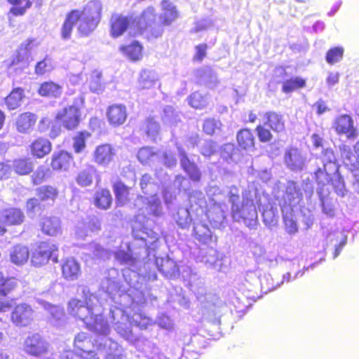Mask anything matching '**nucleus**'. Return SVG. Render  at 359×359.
I'll return each instance as SVG.
<instances>
[{"label": "nucleus", "mask_w": 359, "mask_h": 359, "mask_svg": "<svg viewBox=\"0 0 359 359\" xmlns=\"http://www.w3.org/2000/svg\"><path fill=\"white\" fill-rule=\"evenodd\" d=\"M90 248L93 251L95 257L102 259H109L111 254V252L97 243L90 244Z\"/></svg>", "instance_id": "69168bd1"}, {"label": "nucleus", "mask_w": 359, "mask_h": 359, "mask_svg": "<svg viewBox=\"0 0 359 359\" xmlns=\"http://www.w3.org/2000/svg\"><path fill=\"white\" fill-rule=\"evenodd\" d=\"M159 158V152L149 147L141 148L137 153V158L142 164H154Z\"/></svg>", "instance_id": "2f4dec72"}, {"label": "nucleus", "mask_w": 359, "mask_h": 359, "mask_svg": "<svg viewBox=\"0 0 359 359\" xmlns=\"http://www.w3.org/2000/svg\"><path fill=\"white\" fill-rule=\"evenodd\" d=\"M58 248L53 243L43 242L40 244L38 250L34 252L31 258L33 266L41 267L51 258L54 262H57V256L55 255Z\"/></svg>", "instance_id": "1a4fd4ad"}, {"label": "nucleus", "mask_w": 359, "mask_h": 359, "mask_svg": "<svg viewBox=\"0 0 359 359\" xmlns=\"http://www.w3.org/2000/svg\"><path fill=\"white\" fill-rule=\"evenodd\" d=\"M149 222L140 214L136 216L133 225V234L135 242H140V244L133 243L132 247L140 245V250L134 251L130 245L126 244L127 250L121 249L114 253L115 259L120 264L132 265L135 261L146 258L149 251L154 250L157 247L158 234L147 226L145 223Z\"/></svg>", "instance_id": "f257e3e1"}, {"label": "nucleus", "mask_w": 359, "mask_h": 359, "mask_svg": "<svg viewBox=\"0 0 359 359\" xmlns=\"http://www.w3.org/2000/svg\"><path fill=\"white\" fill-rule=\"evenodd\" d=\"M111 35L114 38L121 36L128 28H135L134 19L127 18L118 14L112 15L111 20Z\"/></svg>", "instance_id": "4468645a"}, {"label": "nucleus", "mask_w": 359, "mask_h": 359, "mask_svg": "<svg viewBox=\"0 0 359 359\" xmlns=\"http://www.w3.org/2000/svg\"><path fill=\"white\" fill-rule=\"evenodd\" d=\"M24 349L28 355L39 357L48 353L49 344L39 334L35 333L25 339Z\"/></svg>", "instance_id": "9b49d317"}, {"label": "nucleus", "mask_w": 359, "mask_h": 359, "mask_svg": "<svg viewBox=\"0 0 359 359\" xmlns=\"http://www.w3.org/2000/svg\"><path fill=\"white\" fill-rule=\"evenodd\" d=\"M54 68L53 60L46 56L42 60L38 62L35 66V74L41 76L50 72Z\"/></svg>", "instance_id": "5fc2aeb1"}, {"label": "nucleus", "mask_w": 359, "mask_h": 359, "mask_svg": "<svg viewBox=\"0 0 359 359\" xmlns=\"http://www.w3.org/2000/svg\"><path fill=\"white\" fill-rule=\"evenodd\" d=\"M344 52V48L341 46L330 48L326 54V62L330 65H334L340 62L343 58Z\"/></svg>", "instance_id": "4d7b16f0"}, {"label": "nucleus", "mask_w": 359, "mask_h": 359, "mask_svg": "<svg viewBox=\"0 0 359 359\" xmlns=\"http://www.w3.org/2000/svg\"><path fill=\"white\" fill-rule=\"evenodd\" d=\"M12 322L17 326L26 327L29 325L34 319V311L27 304L16 305L11 316Z\"/></svg>", "instance_id": "f8f14e48"}, {"label": "nucleus", "mask_w": 359, "mask_h": 359, "mask_svg": "<svg viewBox=\"0 0 359 359\" xmlns=\"http://www.w3.org/2000/svg\"><path fill=\"white\" fill-rule=\"evenodd\" d=\"M120 49L132 60H138L142 57V47L137 41L126 46H121Z\"/></svg>", "instance_id": "49530a36"}, {"label": "nucleus", "mask_w": 359, "mask_h": 359, "mask_svg": "<svg viewBox=\"0 0 359 359\" xmlns=\"http://www.w3.org/2000/svg\"><path fill=\"white\" fill-rule=\"evenodd\" d=\"M266 121L264 125L268 126L273 132L281 133L285 130V121L283 116L274 111L266 112L264 115Z\"/></svg>", "instance_id": "a878e982"}, {"label": "nucleus", "mask_w": 359, "mask_h": 359, "mask_svg": "<svg viewBox=\"0 0 359 359\" xmlns=\"http://www.w3.org/2000/svg\"><path fill=\"white\" fill-rule=\"evenodd\" d=\"M201 81L210 88H213L218 84L215 72L210 67H205L200 71Z\"/></svg>", "instance_id": "c03bdc74"}, {"label": "nucleus", "mask_w": 359, "mask_h": 359, "mask_svg": "<svg viewBox=\"0 0 359 359\" xmlns=\"http://www.w3.org/2000/svg\"><path fill=\"white\" fill-rule=\"evenodd\" d=\"M115 156V150L109 144L97 146L93 152L94 161L100 165L106 166L112 161Z\"/></svg>", "instance_id": "2eb2a0df"}, {"label": "nucleus", "mask_w": 359, "mask_h": 359, "mask_svg": "<svg viewBox=\"0 0 359 359\" xmlns=\"http://www.w3.org/2000/svg\"><path fill=\"white\" fill-rule=\"evenodd\" d=\"M100 229V222L95 217H87L84 221L79 222L76 227V233L79 238H84L90 232L97 231Z\"/></svg>", "instance_id": "aec40b11"}, {"label": "nucleus", "mask_w": 359, "mask_h": 359, "mask_svg": "<svg viewBox=\"0 0 359 359\" xmlns=\"http://www.w3.org/2000/svg\"><path fill=\"white\" fill-rule=\"evenodd\" d=\"M237 141L239 146L245 150H251L255 147L254 136L248 129H243L238 133Z\"/></svg>", "instance_id": "58836bf2"}, {"label": "nucleus", "mask_w": 359, "mask_h": 359, "mask_svg": "<svg viewBox=\"0 0 359 359\" xmlns=\"http://www.w3.org/2000/svg\"><path fill=\"white\" fill-rule=\"evenodd\" d=\"M18 286V280L14 277H6L0 271V296L6 297Z\"/></svg>", "instance_id": "f704fd0d"}, {"label": "nucleus", "mask_w": 359, "mask_h": 359, "mask_svg": "<svg viewBox=\"0 0 359 359\" xmlns=\"http://www.w3.org/2000/svg\"><path fill=\"white\" fill-rule=\"evenodd\" d=\"M101 74L98 72L94 73L90 78L89 88L90 90L95 93H100L103 91L104 87L100 81Z\"/></svg>", "instance_id": "e2e57ef3"}, {"label": "nucleus", "mask_w": 359, "mask_h": 359, "mask_svg": "<svg viewBox=\"0 0 359 359\" xmlns=\"http://www.w3.org/2000/svg\"><path fill=\"white\" fill-rule=\"evenodd\" d=\"M79 24V14L78 10H72L67 14L65 22L61 29V36L63 39L67 40L71 38L74 26L76 23Z\"/></svg>", "instance_id": "b1692460"}, {"label": "nucleus", "mask_w": 359, "mask_h": 359, "mask_svg": "<svg viewBox=\"0 0 359 359\" xmlns=\"http://www.w3.org/2000/svg\"><path fill=\"white\" fill-rule=\"evenodd\" d=\"M304 193L307 199H310L313 194V184L309 179L304 180L300 184L294 181H288L285 186L283 204L291 205L294 208L302 201Z\"/></svg>", "instance_id": "39448f33"}, {"label": "nucleus", "mask_w": 359, "mask_h": 359, "mask_svg": "<svg viewBox=\"0 0 359 359\" xmlns=\"http://www.w3.org/2000/svg\"><path fill=\"white\" fill-rule=\"evenodd\" d=\"M151 177L148 174H145L142 177L140 187L145 194L152 195L156 194L158 189V185L151 182Z\"/></svg>", "instance_id": "603ef678"}, {"label": "nucleus", "mask_w": 359, "mask_h": 359, "mask_svg": "<svg viewBox=\"0 0 359 359\" xmlns=\"http://www.w3.org/2000/svg\"><path fill=\"white\" fill-rule=\"evenodd\" d=\"M114 191L118 205L122 206L128 201L129 189L122 182H118L114 184Z\"/></svg>", "instance_id": "37998d69"}, {"label": "nucleus", "mask_w": 359, "mask_h": 359, "mask_svg": "<svg viewBox=\"0 0 359 359\" xmlns=\"http://www.w3.org/2000/svg\"><path fill=\"white\" fill-rule=\"evenodd\" d=\"M84 100L83 95L76 97L72 105L65 107L57 111L55 118L68 130L76 128L80 122L81 109L83 107Z\"/></svg>", "instance_id": "423d86ee"}, {"label": "nucleus", "mask_w": 359, "mask_h": 359, "mask_svg": "<svg viewBox=\"0 0 359 359\" xmlns=\"http://www.w3.org/2000/svg\"><path fill=\"white\" fill-rule=\"evenodd\" d=\"M38 93L43 97H57L62 93V87L53 81L44 82L41 84Z\"/></svg>", "instance_id": "72a5a7b5"}, {"label": "nucleus", "mask_w": 359, "mask_h": 359, "mask_svg": "<svg viewBox=\"0 0 359 359\" xmlns=\"http://www.w3.org/2000/svg\"><path fill=\"white\" fill-rule=\"evenodd\" d=\"M280 208L285 231L290 235L295 234L298 231V225L294 214V208L287 204H280Z\"/></svg>", "instance_id": "a211bd4d"}, {"label": "nucleus", "mask_w": 359, "mask_h": 359, "mask_svg": "<svg viewBox=\"0 0 359 359\" xmlns=\"http://www.w3.org/2000/svg\"><path fill=\"white\" fill-rule=\"evenodd\" d=\"M13 166L16 173L24 175L33 170L34 163L31 158H19L14 161Z\"/></svg>", "instance_id": "79ce46f5"}, {"label": "nucleus", "mask_w": 359, "mask_h": 359, "mask_svg": "<svg viewBox=\"0 0 359 359\" xmlns=\"http://www.w3.org/2000/svg\"><path fill=\"white\" fill-rule=\"evenodd\" d=\"M23 89L16 88L6 97L5 104L9 110H14L21 105L24 97Z\"/></svg>", "instance_id": "e433bc0d"}, {"label": "nucleus", "mask_w": 359, "mask_h": 359, "mask_svg": "<svg viewBox=\"0 0 359 359\" xmlns=\"http://www.w3.org/2000/svg\"><path fill=\"white\" fill-rule=\"evenodd\" d=\"M95 201L97 207L104 210L109 208L112 201L110 191L107 189L97 191Z\"/></svg>", "instance_id": "de8ad7c7"}, {"label": "nucleus", "mask_w": 359, "mask_h": 359, "mask_svg": "<svg viewBox=\"0 0 359 359\" xmlns=\"http://www.w3.org/2000/svg\"><path fill=\"white\" fill-rule=\"evenodd\" d=\"M191 211L203 212V208L206 205V201L203 193L201 191H193L189 196Z\"/></svg>", "instance_id": "4c0bfd02"}, {"label": "nucleus", "mask_w": 359, "mask_h": 359, "mask_svg": "<svg viewBox=\"0 0 359 359\" xmlns=\"http://www.w3.org/2000/svg\"><path fill=\"white\" fill-rule=\"evenodd\" d=\"M162 13L161 19L165 25H170L178 17L176 7L170 1L164 0L162 1Z\"/></svg>", "instance_id": "7c9ffc66"}, {"label": "nucleus", "mask_w": 359, "mask_h": 359, "mask_svg": "<svg viewBox=\"0 0 359 359\" xmlns=\"http://www.w3.org/2000/svg\"><path fill=\"white\" fill-rule=\"evenodd\" d=\"M194 232L196 239L204 245H211L217 241V238L212 236L211 231L205 224H194Z\"/></svg>", "instance_id": "412c9836"}, {"label": "nucleus", "mask_w": 359, "mask_h": 359, "mask_svg": "<svg viewBox=\"0 0 359 359\" xmlns=\"http://www.w3.org/2000/svg\"><path fill=\"white\" fill-rule=\"evenodd\" d=\"M189 103L194 108L203 109L208 105V98L206 95L195 92L189 97Z\"/></svg>", "instance_id": "6e6d98bb"}, {"label": "nucleus", "mask_w": 359, "mask_h": 359, "mask_svg": "<svg viewBox=\"0 0 359 359\" xmlns=\"http://www.w3.org/2000/svg\"><path fill=\"white\" fill-rule=\"evenodd\" d=\"M29 255L28 248L22 245H16L10 250V259L17 266H21L27 262Z\"/></svg>", "instance_id": "bb28decb"}, {"label": "nucleus", "mask_w": 359, "mask_h": 359, "mask_svg": "<svg viewBox=\"0 0 359 359\" xmlns=\"http://www.w3.org/2000/svg\"><path fill=\"white\" fill-rule=\"evenodd\" d=\"M58 194L57 190L50 186H43L37 189V196L41 201H53Z\"/></svg>", "instance_id": "864d4df0"}, {"label": "nucleus", "mask_w": 359, "mask_h": 359, "mask_svg": "<svg viewBox=\"0 0 359 359\" xmlns=\"http://www.w3.org/2000/svg\"><path fill=\"white\" fill-rule=\"evenodd\" d=\"M319 161L322 167H318L314 172L317 182V191L319 189H327L330 190L329 182L330 176L338 171V165L334 151L331 149H325L322 151Z\"/></svg>", "instance_id": "20e7f679"}, {"label": "nucleus", "mask_w": 359, "mask_h": 359, "mask_svg": "<svg viewBox=\"0 0 359 359\" xmlns=\"http://www.w3.org/2000/svg\"><path fill=\"white\" fill-rule=\"evenodd\" d=\"M284 163L290 170L295 172L306 169L308 163L306 154L297 148L290 147L285 150Z\"/></svg>", "instance_id": "6e6552de"}, {"label": "nucleus", "mask_w": 359, "mask_h": 359, "mask_svg": "<svg viewBox=\"0 0 359 359\" xmlns=\"http://www.w3.org/2000/svg\"><path fill=\"white\" fill-rule=\"evenodd\" d=\"M162 120L166 125L174 126L180 121V114L172 106H166L163 109Z\"/></svg>", "instance_id": "8fccbe9b"}, {"label": "nucleus", "mask_w": 359, "mask_h": 359, "mask_svg": "<svg viewBox=\"0 0 359 359\" xmlns=\"http://www.w3.org/2000/svg\"><path fill=\"white\" fill-rule=\"evenodd\" d=\"M23 212L18 208L0 210V223L6 225H19L24 220Z\"/></svg>", "instance_id": "6ab92c4d"}, {"label": "nucleus", "mask_w": 359, "mask_h": 359, "mask_svg": "<svg viewBox=\"0 0 359 359\" xmlns=\"http://www.w3.org/2000/svg\"><path fill=\"white\" fill-rule=\"evenodd\" d=\"M229 201L231 203V215L234 221L243 222L250 229H255L257 224L258 215L257 206L260 209L262 199L266 198L261 195L257 189L249 187L243 194L242 205L240 206L239 190L231 187L228 192Z\"/></svg>", "instance_id": "f03ea898"}, {"label": "nucleus", "mask_w": 359, "mask_h": 359, "mask_svg": "<svg viewBox=\"0 0 359 359\" xmlns=\"http://www.w3.org/2000/svg\"><path fill=\"white\" fill-rule=\"evenodd\" d=\"M77 10L79 14L77 31L81 36H88L101 20L102 4L100 1L92 0L86 4L82 11Z\"/></svg>", "instance_id": "7ed1b4c3"}, {"label": "nucleus", "mask_w": 359, "mask_h": 359, "mask_svg": "<svg viewBox=\"0 0 359 359\" xmlns=\"http://www.w3.org/2000/svg\"><path fill=\"white\" fill-rule=\"evenodd\" d=\"M330 194V190L322 189L318 191L317 194L320 200L323 213L328 217H334L335 215V208Z\"/></svg>", "instance_id": "5701e85b"}, {"label": "nucleus", "mask_w": 359, "mask_h": 359, "mask_svg": "<svg viewBox=\"0 0 359 359\" xmlns=\"http://www.w3.org/2000/svg\"><path fill=\"white\" fill-rule=\"evenodd\" d=\"M89 136L88 132H81L74 137L73 147L76 153H80L85 148L86 140Z\"/></svg>", "instance_id": "680f3d73"}, {"label": "nucleus", "mask_w": 359, "mask_h": 359, "mask_svg": "<svg viewBox=\"0 0 359 359\" xmlns=\"http://www.w3.org/2000/svg\"><path fill=\"white\" fill-rule=\"evenodd\" d=\"M228 208L224 203L213 205L207 212V217L215 228H220L225 222Z\"/></svg>", "instance_id": "f3484780"}, {"label": "nucleus", "mask_w": 359, "mask_h": 359, "mask_svg": "<svg viewBox=\"0 0 359 359\" xmlns=\"http://www.w3.org/2000/svg\"><path fill=\"white\" fill-rule=\"evenodd\" d=\"M174 219L178 226L182 229L187 228L192 220L190 217L189 210L183 208H179L177 214L174 215Z\"/></svg>", "instance_id": "3c124183"}, {"label": "nucleus", "mask_w": 359, "mask_h": 359, "mask_svg": "<svg viewBox=\"0 0 359 359\" xmlns=\"http://www.w3.org/2000/svg\"><path fill=\"white\" fill-rule=\"evenodd\" d=\"M33 0H8L9 4L13 5L10 13L18 16L22 15L26 10L31 7Z\"/></svg>", "instance_id": "a18cd8bd"}, {"label": "nucleus", "mask_w": 359, "mask_h": 359, "mask_svg": "<svg viewBox=\"0 0 359 359\" xmlns=\"http://www.w3.org/2000/svg\"><path fill=\"white\" fill-rule=\"evenodd\" d=\"M72 161L71 155L65 151L54 152L52 156L51 167L55 170H66Z\"/></svg>", "instance_id": "393cba45"}, {"label": "nucleus", "mask_w": 359, "mask_h": 359, "mask_svg": "<svg viewBox=\"0 0 359 359\" xmlns=\"http://www.w3.org/2000/svg\"><path fill=\"white\" fill-rule=\"evenodd\" d=\"M339 150L345 166L351 172L353 189L359 194V161L352 154L349 146L342 144L339 147Z\"/></svg>", "instance_id": "0eeeda50"}, {"label": "nucleus", "mask_w": 359, "mask_h": 359, "mask_svg": "<svg viewBox=\"0 0 359 359\" xmlns=\"http://www.w3.org/2000/svg\"><path fill=\"white\" fill-rule=\"evenodd\" d=\"M177 150L182 169L188 174L191 180L198 182L201 174L197 165L188 158L185 151L182 147H177Z\"/></svg>", "instance_id": "dca6fc26"}, {"label": "nucleus", "mask_w": 359, "mask_h": 359, "mask_svg": "<svg viewBox=\"0 0 359 359\" xmlns=\"http://www.w3.org/2000/svg\"><path fill=\"white\" fill-rule=\"evenodd\" d=\"M145 131L148 137L155 139L159 131V125L152 118L146 121Z\"/></svg>", "instance_id": "0e129e2a"}, {"label": "nucleus", "mask_w": 359, "mask_h": 359, "mask_svg": "<svg viewBox=\"0 0 359 359\" xmlns=\"http://www.w3.org/2000/svg\"><path fill=\"white\" fill-rule=\"evenodd\" d=\"M29 43L30 42L25 44L22 43L16 55L12 58L11 62L9 64L10 72L13 71L16 74H20L27 68L29 65V53L28 46H29Z\"/></svg>", "instance_id": "ddd939ff"}, {"label": "nucleus", "mask_w": 359, "mask_h": 359, "mask_svg": "<svg viewBox=\"0 0 359 359\" xmlns=\"http://www.w3.org/2000/svg\"><path fill=\"white\" fill-rule=\"evenodd\" d=\"M262 217L264 224L269 228L275 226L278 222V215L272 207L264 209Z\"/></svg>", "instance_id": "bf43d9fd"}, {"label": "nucleus", "mask_w": 359, "mask_h": 359, "mask_svg": "<svg viewBox=\"0 0 359 359\" xmlns=\"http://www.w3.org/2000/svg\"><path fill=\"white\" fill-rule=\"evenodd\" d=\"M155 10L153 7L147 8L142 14L138 21L134 19L135 28L137 31L142 32L150 26L155 19Z\"/></svg>", "instance_id": "473e14b6"}, {"label": "nucleus", "mask_w": 359, "mask_h": 359, "mask_svg": "<svg viewBox=\"0 0 359 359\" xmlns=\"http://www.w3.org/2000/svg\"><path fill=\"white\" fill-rule=\"evenodd\" d=\"M160 158L157 160V162H163L167 168H172L176 165L177 160L175 156L171 152L163 151L161 152Z\"/></svg>", "instance_id": "338daca9"}, {"label": "nucleus", "mask_w": 359, "mask_h": 359, "mask_svg": "<svg viewBox=\"0 0 359 359\" xmlns=\"http://www.w3.org/2000/svg\"><path fill=\"white\" fill-rule=\"evenodd\" d=\"M306 86V80L299 77H292L284 81L282 83V91L284 93H290L299 88H302Z\"/></svg>", "instance_id": "ea45409f"}, {"label": "nucleus", "mask_w": 359, "mask_h": 359, "mask_svg": "<svg viewBox=\"0 0 359 359\" xmlns=\"http://www.w3.org/2000/svg\"><path fill=\"white\" fill-rule=\"evenodd\" d=\"M237 150L235 149L234 144L228 143L222 146L221 149V156L228 163L234 162L237 160Z\"/></svg>", "instance_id": "13d9d810"}, {"label": "nucleus", "mask_w": 359, "mask_h": 359, "mask_svg": "<svg viewBox=\"0 0 359 359\" xmlns=\"http://www.w3.org/2000/svg\"><path fill=\"white\" fill-rule=\"evenodd\" d=\"M97 177V169L93 165H86L78 173L76 180L79 185L88 187Z\"/></svg>", "instance_id": "cd10ccee"}, {"label": "nucleus", "mask_w": 359, "mask_h": 359, "mask_svg": "<svg viewBox=\"0 0 359 359\" xmlns=\"http://www.w3.org/2000/svg\"><path fill=\"white\" fill-rule=\"evenodd\" d=\"M51 151V144L44 138L36 140L31 145L32 154L37 158H43Z\"/></svg>", "instance_id": "c756f323"}, {"label": "nucleus", "mask_w": 359, "mask_h": 359, "mask_svg": "<svg viewBox=\"0 0 359 359\" xmlns=\"http://www.w3.org/2000/svg\"><path fill=\"white\" fill-rule=\"evenodd\" d=\"M150 196L151 197L147 199L146 211L148 215L159 216L162 213L161 201L156 196V194H154Z\"/></svg>", "instance_id": "09e8293b"}, {"label": "nucleus", "mask_w": 359, "mask_h": 359, "mask_svg": "<svg viewBox=\"0 0 359 359\" xmlns=\"http://www.w3.org/2000/svg\"><path fill=\"white\" fill-rule=\"evenodd\" d=\"M36 117L32 113H24L20 114L17 120L16 126L20 133H27L35 124Z\"/></svg>", "instance_id": "c9c22d12"}, {"label": "nucleus", "mask_w": 359, "mask_h": 359, "mask_svg": "<svg viewBox=\"0 0 359 359\" xmlns=\"http://www.w3.org/2000/svg\"><path fill=\"white\" fill-rule=\"evenodd\" d=\"M332 128L337 135H345L349 140H354L358 135L353 119L348 114H341L337 116L332 123Z\"/></svg>", "instance_id": "9d476101"}, {"label": "nucleus", "mask_w": 359, "mask_h": 359, "mask_svg": "<svg viewBox=\"0 0 359 359\" xmlns=\"http://www.w3.org/2000/svg\"><path fill=\"white\" fill-rule=\"evenodd\" d=\"M221 126L219 121L215 118L206 119L203 124V130L208 135H212L215 132L216 129H219Z\"/></svg>", "instance_id": "774afa93"}, {"label": "nucleus", "mask_w": 359, "mask_h": 359, "mask_svg": "<svg viewBox=\"0 0 359 359\" xmlns=\"http://www.w3.org/2000/svg\"><path fill=\"white\" fill-rule=\"evenodd\" d=\"M332 184L336 194L341 197H344L346 193L347 189L345 187V182L343 177L339 174H334L332 179Z\"/></svg>", "instance_id": "052dcab7"}, {"label": "nucleus", "mask_w": 359, "mask_h": 359, "mask_svg": "<svg viewBox=\"0 0 359 359\" xmlns=\"http://www.w3.org/2000/svg\"><path fill=\"white\" fill-rule=\"evenodd\" d=\"M107 117L110 124L113 126L122 125L127 117L126 108L121 104H114L109 107Z\"/></svg>", "instance_id": "4be33fe9"}, {"label": "nucleus", "mask_w": 359, "mask_h": 359, "mask_svg": "<svg viewBox=\"0 0 359 359\" xmlns=\"http://www.w3.org/2000/svg\"><path fill=\"white\" fill-rule=\"evenodd\" d=\"M156 81V76L154 72L142 70L138 79L139 87L142 89H149L153 87Z\"/></svg>", "instance_id": "a19ab883"}, {"label": "nucleus", "mask_w": 359, "mask_h": 359, "mask_svg": "<svg viewBox=\"0 0 359 359\" xmlns=\"http://www.w3.org/2000/svg\"><path fill=\"white\" fill-rule=\"evenodd\" d=\"M41 229L43 233L54 236L61 232L60 221L58 217H44L41 222Z\"/></svg>", "instance_id": "c85d7f7f"}]
</instances>
